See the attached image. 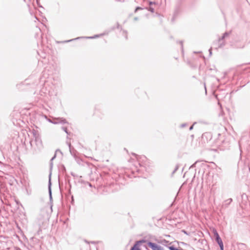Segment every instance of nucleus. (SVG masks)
Instances as JSON below:
<instances>
[{
  "label": "nucleus",
  "mask_w": 250,
  "mask_h": 250,
  "mask_svg": "<svg viewBox=\"0 0 250 250\" xmlns=\"http://www.w3.org/2000/svg\"><path fill=\"white\" fill-rule=\"evenodd\" d=\"M148 246L152 249V250H161V247L156 244L149 242L148 243Z\"/></svg>",
  "instance_id": "obj_1"
},
{
  "label": "nucleus",
  "mask_w": 250,
  "mask_h": 250,
  "mask_svg": "<svg viewBox=\"0 0 250 250\" xmlns=\"http://www.w3.org/2000/svg\"><path fill=\"white\" fill-rule=\"evenodd\" d=\"M216 241H217L218 245H219L221 250H224L223 243V242H222L221 238L220 237L217 238L216 239Z\"/></svg>",
  "instance_id": "obj_2"
},
{
  "label": "nucleus",
  "mask_w": 250,
  "mask_h": 250,
  "mask_svg": "<svg viewBox=\"0 0 250 250\" xmlns=\"http://www.w3.org/2000/svg\"><path fill=\"white\" fill-rule=\"evenodd\" d=\"M144 241H141L137 242L134 247L131 249V250H141V249L139 248L138 245L140 243L144 242Z\"/></svg>",
  "instance_id": "obj_3"
},
{
  "label": "nucleus",
  "mask_w": 250,
  "mask_h": 250,
  "mask_svg": "<svg viewBox=\"0 0 250 250\" xmlns=\"http://www.w3.org/2000/svg\"><path fill=\"white\" fill-rule=\"evenodd\" d=\"M213 232L214 233V236L215 237V239H216L217 238L220 237L216 229H213Z\"/></svg>",
  "instance_id": "obj_4"
},
{
  "label": "nucleus",
  "mask_w": 250,
  "mask_h": 250,
  "mask_svg": "<svg viewBox=\"0 0 250 250\" xmlns=\"http://www.w3.org/2000/svg\"><path fill=\"white\" fill-rule=\"evenodd\" d=\"M141 9H142V8L141 7H137L135 10V12H136L138 10H141Z\"/></svg>",
  "instance_id": "obj_5"
},
{
  "label": "nucleus",
  "mask_w": 250,
  "mask_h": 250,
  "mask_svg": "<svg viewBox=\"0 0 250 250\" xmlns=\"http://www.w3.org/2000/svg\"><path fill=\"white\" fill-rule=\"evenodd\" d=\"M149 10L151 12H154V9L152 8H149Z\"/></svg>",
  "instance_id": "obj_6"
},
{
  "label": "nucleus",
  "mask_w": 250,
  "mask_h": 250,
  "mask_svg": "<svg viewBox=\"0 0 250 250\" xmlns=\"http://www.w3.org/2000/svg\"><path fill=\"white\" fill-rule=\"evenodd\" d=\"M152 4V2H149V4Z\"/></svg>",
  "instance_id": "obj_7"
}]
</instances>
